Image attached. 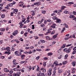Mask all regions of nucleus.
<instances>
[{
    "instance_id": "10",
    "label": "nucleus",
    "mask_w": 76,
    "mask_h": 76,
    "mask_svg": "<svg viewBox=\"0 0 76 76\" xmlns=\"http://www.w3.org/2000/svg\"><path fill=\"white\" fill-rule=\"evenodd\" d=\"M56 22L57 23H61V20L58 18L56 20Z\"/></svg>"
},
{
    "instance_id": "24",
    "label": "nucleus",
    "mask_w": 76,
    "mask_h": 76,
    "mask_svg": "<svg viewBox=\"0 0 76 76\" xmlns=\"http://www.w3.org/2000/svg\"><path fill=\"white\" fill-rule=\"evenodd\" d=\"M70 37H72V35L70 36V37H65V40H67V39H69Z\"/></svg>"
},
{
    "instance_id": "4",
    "label": "nucleus",
    "mask_w": 76,
    "mask_h": 76,
    "mask_svg": "<svg viewBox=\"0 0 76 76\" xmlns=\"http://www.w3.org/2000/svg\"><path fill=\"white\" fill-rule=\"evenodd\" d=\"M18 33V31L16 30L13 32V33L12 34V35L15 36V35H16V34L17 35Z\"/></svg>"
},
{
    "instance_id": "7",
    "label": "nucleus",
    "mask_w": 76,
    "mask_h": 76,
    "mask_svg": "<svg viewBox=\"0 0 76 76\" xmlns=\"http://www.w3.org/2000/svg\"><path fill=\"white\" fill-rule=\"evenodd\" d=\"M72 14L71 13H70L69 14V15H70V16H69V18H75V15H71V14Z\"/></svg>"
},
{
    "instance_id": "60",
    "label": "nucleus",
    "mask_w": 76,
    "mask_h": 76,
    "mask_svg": "<svg viewBox=\"0 0 76 76\" xmlns=\"http://www.w3.org/2000/svg\"><path fill=\"white\" fill-rule=\"evenodd\" d=\"M13 13H14V12H11L10 15L12 16H13Z\"/></svg>"
},
{
    "instance_id": "19",
    "label": "nucleus",
    "mask_w": 76,
    "mask_h": 76,
    "mask_svg": "<svg viewBox=\"0 0 76 76\" xmlns=\"http://www.w3.org/2000/svg\"><path fill=\"white\" fill-rule=\"evenodd\" d=\"M72 64L73 66H76V62H72Z\"/></svg>"
},
{
    "instance_id": "29",
    "label": "nucleus",
    "mask_w": 76,
    "mask_h": 76,
    "mask_svg": "<svg viewBox=\"0 0 76 76\" xmlns=\"http://www.w3.org/2000/svg\"><path fill=\"white\" fill-rule=\"evenodd\" d=\"M65 47H66V44H64L61 47V48H65Z\"/></svg>"
},
{
    "instance_id": "22",
    "label": "nucleus",
    "mask_w": 76,
    "mask_h": 76,
    "mask_svg": "<svg viewBox=\"0 0 76 76\" xmlns=\"http://www.w3.org/2000/svg\"><path fill=\"white\" fill-rule=\"evenodd\" d=\"M67 61H64L62 62V64L64 65V64H67Z\"/></svg>"
},
{
    "instance_id": "57",
    "label": "nucleus",
    "mask_w": 76,
    "mask_h": 76,
    "mask_svg": "<svg viewBox=\"0 0 76 76\" xmlns=\"http://www.w3.org/2000/svg\"><path fill=\"white\" fill-rule=\"evenodd\" d=\"M0 58H4V56H1L0 57Z\"/></svg>"
},
{
    "instance_id": "11",
    "label": "nucleus",
    "mask_w": 76,
    "mask_h": 76,
    "mask_svg": "<svg viewBox=\"0 0 76 76\" xmlns=\"http://www.w3.org/2000/svg\"><path fill=\"white\" fill-rule=\"evenodd\" d=\"M40 76H47L48 75H47V73H45V74H44V73H42V74H41Z\"/></svg>"
},
{
    "instance_id": "33",
    "label": "nucleus",
    "mask_w": 76,
    "mask_h": 76,
    "mask_svg": "<svg viewBox=\"0 0 76 76\" xmlns=\"http://www.w3.org/2000/svg\"><path fill=\"white\" fill-rule=\"evenodd\" d=\"M43 31H47V27H44L43 29Z\"/></svg>"
},
{
    "instance_id": "34",
    "label": "nucleus",
    "mask_w": 76,
    "mask_h": 76,
    "mask_svg": "<svg viewBox=\"0 0 76 76\" xmlns=\"http://www.w3.org/2000/svg\"><path fill=\"white\" fill-rule=\"evenodd\" d=\"M5 17V15L4 14H2L1 16V17L2 18H4Z\"/></svg>"
},
{
    "instance_id": "9",
    "label": "nucleus",
    "mask_w": 76,
    "mask_h": 76,
    "mask_svg": "<svg viewBox=\"0 0 76 76\" xmlns=\"http://www.w3.org/2000/svg\"><path fill=\"white\" fill-rule=\"evenodd\" d=\"M4 71L5 72H10L9 70H7V69L6 68H4Z\"/></svg>"
},
{
    "instance_id": "28",
    "label": "nucleus",
    "mask_w": 76,
    "mask_h": 76,
    "mask_svg": "<svg viewBox=\"0 0 76 76\" xmlns=\"http://www.w3.org/2000/svg\"><path fill=\"white\" fill-rule=\"evenodd\" d=\"M14 71H18V67L16 68H14L12 69Z\"/></svg>"
},
{
    "instance_id": "2",
    "label": "nucleus",
    "mask_w": 76,
    "mask_h": 76,
    "mask_svg": "<svg viewBox=\"0 0 76 76\" xmlns=\"http://www.w3.org/2000/svg\"><path fill=\"white\" fill-rule=\"evenodd\" d=\"M15 54L16 56H20L22 54V53L21 52L19 53L18 52V51H15Z\"/></svg>"
},
{
    "instance_id": "55",
    "label": "nucleus",
    "mask_w": 76,
    "mask_h": 76,
    "mask_svg": "<svg viewBox=\"0 0 76 76\" xmlns=\"http://www.w3.org/2000/svg\"><path fill=\"white\" fill-rule=\"evenodd\" d=\"M36 50H37V51H41V49H36Z\"/></svg>"
},
{
    "instance_id": "27",
    "label": "nucleus",
    "mask_w": 76,
    "mask_h": 76,
    "mask_svg": "<svg viewBox=\"0 0 76 76\" xmlns=\"http://www.w3.org/2000/svg\"><path fill=\"white\" fill-rule=\"evenodd\" d=\"M72 70V73H75V70H76V69H75V68H73Z\"/></svg>"
},
{
    "instance_id": "36",
    "label": "nucleus",
    "mask_w": 76,
    "mask_h": 76,
    "mask_svg": "<svg viewBox=\"0 0 76 76\" xmlns=\"http://www.w3.org/2000/svg\"><path fill=\"white\" fill-rule=\"evenodd\" d=\"M46 38H47V40H50V37L48 36L46 37Z\"/></svg>"
},
{
    "instance_id": "61",
    "label": "nucleus",
    "mask_w": 76,
    "mask_h": 76,
    "mask_svg": "<svg viewBox=\"0 0 76 76\" xmlns=\"http://www.w3.org/2000/svg\"><path fill=\"white\" fill-rule=\"evenodd\" d=\"M64 25H65V27H67V26H67V25L66 24V23H64Z\"/></svg>"
},
{
    "instance_id": "30",
    "label": "nucleus",
    "mask_w": 76,
    "mask_h": 76,
    "mask_svg": "<svg viewBox=\"0 0 76 76\" xmlns=\"http://www.w3.org/2000/svg\"><path fill=\"white\" fill-rule=\"evenodd\" d=\"M42 13H43V14H45L46 13V11L45 10H43L42 11Z\"/></svg>"
},
{
    "instance_id": "3",
    "label": "nucleus",
    "mask_w": 76,
    "mask_h": 76,
    "mask_svg": "<svg viewBox=\"0 0 76 76\" xmlns=\"http://www.w3.org/2000/svg\"><path fill=\"white\" fill-rule=\"evenodd\" d=\"M56 24L55 23H53L52 25L50 26V27L54 29L56 28Z\"/></svg>"
},
{
    "instance_id": "31",
    "label": "nucleus",
    "mask_w": 76,
    "mask_h": 76,
    "mask_svg": "<svg viewBox=\"0 0 76 76\" xmlns=\"http://www.w3.org/2000/svg\"><path fill=\"white\" fill-rule=\"evenodd\" d=\"M53 55V53H49L48 54V56H51Z\"/></svg>"
},
{
    "instance_id": "39",
    "label": "nucleus",
    "mask_w": 76,
    "mask_h": 76,
    "mask_svg": "<svg viewBox=\"0 0 76 76\" xmlns=\"http://www.w3.org/2000/svg\"><path fill=\"white\" fill-rule=\"evenodd\" d=\"M53 23V21H51L50 22V23H49L48 25H51V23Z\"/></svg>"
},
{
    "instance_id": "32",
    "label": "nucleus",
    "mask_w": 76,
    "mask_h": 76,
    "mask_svg": "<svg viewBox=\"0 0 76 76\" xmlns=\"http://www.w3.org/2000/svg\"><path fill=\"white\" fill-rule=\"evenodd\" d=\"M61 48H60L59 50H58V53H60L61 52Z\"/></svg>"
},
{
    "instance_id": "49",
    "label": "nucleus",
    "mask_w": 76,
    "mask_h": 76,
    "mask_svg": "<svg viewBox=\"0 0 76 76\" xmlns=\"http://www.w3.org/2000/svg\"><path fill=\"white\" fill-rule=\"evenodd\" d=\"M23 26V24H22L20 25V28H22Z\"/></svg>"
},
{
    "instance_id": "64",
    "label": "nucleus",
    "mask_w": 76,
    "mask_h": 76,
    "mask_svg": "<svg viewBox=\"0 0 76 76\" xmlns=\"http://www.w3.org/2000/svg\"><path fill=\"white\" fill-rule=\"evenodd\" d=\"M74 51H76V47L75 46V48L73 49Z\"/></svg>"
},
{
    "instance_id": "12",
    "label": "nucleus",
    "mask_w": 76,
    "mask_h": 76,
    "mask_svg": "<svg viewBox=\"0 0 76 76\" xmlns=\"http://www.w3.org/2000/svg\"><path fill=\"white\" fill-rule=\"evenodd\" d=\"M16 59H14L13 60V63L14 64H15V65H16V64H18V63H17L15 62V61H16Z\"/></svg>"
},
{
    "instance_id": "8",
    "label": "nucleus",
    "mask_w": 76,
    "mask_h": 76,
    "mask_svg": "<svg viewBox=\"0 0 76 76\" xmlns=\"http://www.w3.org/2000/svg\"><path fill=\"white\" fill-rule=\"evenodd\" d=\"M58 72L59 73H61L63 72V69H59L58 70Z\"/></svg>"
},
{
    "instance_id": "43",
    "label": "nucleus",
    "mask_w": 76,
    "mask_h": 76,
    "mask_svg": "<svg viewBox=\"0 0 76 76\" xmlns=\"http://www.w3.org/2000/svg\"><path fill=\"white\" fill-rule=\"evenodd\" d=\"M40 42H42V43H44L45 42V41L42 40H40Z\"/></svg>"
},
{
    "instance_id": "6",
    "label": "nucleus",
    "mask_w": 76,
    "mask_h": 76,
    "mask_svg": "<svg viewBox=\"0 0 76 76\" xmlns=\"http://www.w3.org/2000/svg\"><path fill=\"white\" fill-rule=\"evenodd\" d=\"M66 75L67 76H70V70L68 71L66 73Z\"/></svg>"
},
{
    "instance_id": "45",
    "label": "nucleus",
    "mask_w": 76,
    "mask_h": 76,
    "mask_svg": "<svg viewBox=\"0 0 76 76\" xmlns=\"http://www.w3.org/2000/svg\"><path fill=\"white\" fill-rule=\"evenodd\" d=\"M65 29H66L65 27H63L62 30V32H64V31H65Z\"/></svg>"
},
{
    "instance_id": "21",
    "label": "nucleus",
    "mask_w": 76,
    "mask_h": 76,
    "mask_svg": "<svg viewBox=\"0 0 76 76\" xmlns=\"http://www.w3.org/2000/svg\"><path fill=\"white\" fill-rule=\"evenodd\" d=\"M66 7L65 6H62L61 7V9L62 10H64V8H66Z\"/></svg>"
},
{
    "instance_id": "35",
    "label": "nucleus",
    "mask_w": 76,
    "mask_h": 76,
    "mask_svg": "<svg viewBox=\"0 0 76 76\" xmlns=\"http://www.w3.org/2000/svg\"><path fill=\"white\" fill-rule=\"evenodd\" d=\"M55 31L54 30L51 33V35H53L55 33Z\"/></svg>"
},
{
    "instance_id": "62",
    "label": "nucleus",
    "mask_w": 76,
    "mask_h": 76,
    "mask_svg": "<svg viewBox=\"0 0 76 76\" xmlns=\"http://www.w3.org/2000/svg\"><path fill=\"white\" fill-rule=\"evenodd\" d=\"M3 43V40H1L0 41V44H2Z\"/></svg>"
},
{
    "instance_id": "56",
    "label": "nucleus",
    "mask_w": 76,
    "mask_h": 76,
    "mask_svg": "<svg viewBox=\"0 0 76 76\" xmlns=\"http://www.w3.org/2000/svg\"><path fill=\"white\" fill-rule=\"evenodd\" d=\"M68 4H73V2H68Z\"/></svg>"
},
{
    "instance_id": "41",
    "label": "nucleus",
    "mask_w": 76,
    "mask_h": 76,
    "mask_svg": "<svg viewBox=\"0 0 76 76\" xmlns=\"http://www.w3.org/2000/svg\"><path fill=\"white\" fill-rule=\"evenodd\" d=\"M15 41L18 44L19 43V41L18 40V39H15Z\"/></svg>"
},
{
    "instance_id": "18",
    "label": "nucleus",
    "mask_w": 76,
    "mask_h": 76,
    "mask_svg": "<svg viewBox=\"0 0 76 76\" xmlns=\"http://www.w3.org/2000/svg\"><path fill=\"white\" fill-rule=\"evenodd\" d=\"M48 73L49 76H50L51 75V72L48 71Z\"/></svg>"
},
{
    "instance_id": "44",
    "label": "nucleus",
    "mask_w": 76,
    "mask_h": 76,
    "mask_svg": "<svg viewBox=\"0 0 76 76\" xmlns=\"http://www.w3.org/2000/svg\"><path fill=\"white\" fill-rule=\"evenodd\" d=\"M5 9L6 10L9 9V6H8L6 7H5Z\"/></svg>"
},
{
    "instance_id": "37",
    "label": "nucleus",
    "mask_w": 76,
    "mask_h": 76,
    "mask_svg": "<svg viewBox=\"0 0 76 76\" xmlns=\"http://www.w3.org/2000/svg\"><path fill=\"white\" fill-rule=\"evenodd\" d=\"M76 51L74 50L73 51V52L72 53V54H76Z\"/></svg>"
},
{
    "instance_id": "54",
    "label": "nucleus",
    "mask_w": 76,
    "mask_h": 76,
    "mask_svg": "<svg viewBox=\"0 0 76 76\" xmlns=\"http://www.w3.org/2000/svg\"><path fill=\"white\" fill-rule=\"evenodd\" d=\"M32 29H34V28H35V26H34V25H32Z\"/></svg>"
},
{
    "instance_id": "52",
    "label": "nucleus",
    "mask_w": 76,
    "mask_h": 76,
    "mask_svg": "<svg viewBox=\"0 0 76 76\" xmlns=\"http://www.w3.org/2000/svg\"><path fill=\"white\" fill-rule=\"evenodd\" d=\"M43 65L44 66V67H45V66H46V63L44 62L43 63Z\"/></svg>"
},
{
    "instance_id": "16",
    "label": "nucleus",
    "mask_w": 76,
    "mask_h": 76,
    "mask_svg": "<svg viewBox=\"0 0 76 76\" xmlns=\"http://www.w3.org/2000/svg\"><path fill=\"white\" fill-rule=\"evenodd\" d=\"M43 20H44V19H42L40 21H39L38 22V24H41Z\"/></svg>"
},
{
    "instance_id": "13",
    "label": "nucleus",
    "mask_w": 76,
    "mask_h": 76,
    "mask_svg": "<svg viewBox=\"0 0 76 76\" xmlns=\"http://www.w3.org/2000/svg\"><path fill=\"white\" fill-rule=\"evenodd\" d=\"M6 50H7V51H8V52H9V51H10V47H7L6 48Z\"/></svg>"
},
{
    "instance_id": "23",
    "label": "nucleus",
    "mask_w": 76,
    "mask_h": 76,
    "mask_svg": "<svg viewBox=\"0 0 76 76\" xmlns=\"http://www.w3.org/2000/svg\"><path fill=\"white\" fill-rule=\"evenodd\" d=\"M57 35H58V34H56L54 35L53 36V38H56L57 37Z\"/></svg>"
},
{
    "instance_id": "42",
    "label": "nucleus",
    "mask_w": 76,
    "mask_h": 76,
    "mask_svg": "<svg viewBox=\"0 0 76 76\" xmlns=\"http://www.w3.org/2000/svg\"><path fill=\"white\" fill-rule=\"evenodd\" d=\"M42 72L43 73H45L46 72V70L45 69H44L42 71Z\"/></svg>"
},
{
    "instance_id": "1",
    "label": "nucleus",
    "mask_w": 76,
    "mask_h": 76,
    "mask_svg": "<svg viewBox=\"0 0 76 76\" xmlns=\"http://www.w3.org/2000/svg\"><path fill=\"white\" fill-rule=\"evenodd\" d=\"M72 49V48L70 47L68 49H64L63 50V51H66V53H70V51H71Z\"/></svg>"
},
{
    "instance_id": "50",
    "label": "nucleus",
    "mask_w": 76,
    "mask_h": 76,
    "mask_svg": "<svg viewBox=\"0 0 76 76\" xmlns=\"http://www.w3.org/2000/svg\"><path fill=\"white\" fill-rule=\"evenodd\" d=\"M72 44H69V45H66V47H70V46H71L72 45Z\"/></svg>"
},
{
    "instance_id": "59",
    "label": "nucleus",
    "mask_w": 76,
    "mask_h": 76,
    "mask_svg": "<svg viewBox=\"0 0 76 76\" xmlns=\"http://www.w3.org/2000/svg\"><path fill=\"white\" fill-rule=\"evenodd\" d=\"M72 20H75V22H76V17L73 18Z\"/></svg>"
},
{
    "instance_id": "40",
    "label": "nucleus",
    "mask_w": 76,
    "mask_h": 76,
    "mask_svg": "<svg viewBox=\"0 0 76 76\" xmlns=\"http://www.w3.org/2000/svg\"><path fill=\"white\" fill-rule=\"evenodd\" d=\"M39 58H40V56H39L36 57V60H39Z\"/></svg>"
},
{
    "instance_id": "47",
    "label": "nucleus",
    "mask_w": 76,
    "mask_h": 76,
    "mask_svg": "<svg viewBox=\"0 0 76 76\" xmlns=\"http://www.w3.org/2000/svg\"><path fill=\"white\" fill-rule=\"evenodd\" d=\"M10 74H12V73H13V70H10Z\"/></svg>"
},
{
    "instance_id": "63",
    "label": "nucleus",
    "mask_w": 76,
    "mask_h": 76,
    "mask_svg": "<svg viewBox=\"0 0 76 76\" xmlns=\"http://www.w3.org/2000/svg\"><path fill=\"white\" fill-rule=\"evenodd\" d=\"M73 13L74 15H76V12L75 11H73Z\"/></svg>"
},
{
    "instance_id": "25",
    "label": "nucleus",
    "mask_w": 76,
    "mask_h": 76,
    "mask_svg": "<svg viewBox=\"0 0 76 76\" xmlns=\"http://www.w3.org/2000/svg\"><path fill=\"white\" fill-rule=\"evenodd\" d=\"M39 2L35 3H34V5H37V6H38V5H39Z\"/></svg>"
},
{
    "instance_id": "53",
    "label": "nucleus",
    "mask_w": 76,
    "mask_h": 76,
    "mask_svg": "<svg viewBox=\"0 0 76 76\" xmlns=\"http://www.w3.org/2000/svg\"><path fill=\"white\" fill-rule=\"evenodd\" d=\"M51 31L49 30H48V32L47 33V34H48L49 33H51Z\"/></svg>"
},
{
    "instance_id": "5",
    "label": "nucleus",
    "mask_w": 76,
    "mask_h": 76,
    "mask_svg": "<svg viewBox=\"0 0 76 76\" xmlns=\"http://www.w3.org/2000/svg\"><path fill=\"white\" fill-rule=\"evenodd\" d=\"M18 12V10L17 9H15L14 10H13V13H15V14H16Z\"/></svg>"
},
{
    "instance_id": "58",
    "label": "nucleus",
    "mask_w": 76,
    "mask_h": 76,
    "mask_svg": "<svg viewBox=\"0 0 76 76\" xmlns=\"http://www.w3.org/2000/svg\"><path fill=\"white\" fill-rule=\"evenodd\" d=\"M52 69L51 68H50L49 69V70H48V71H50V72H52Z\"/></svg>"
},
{
    "instance_id": "17",
    "label": "nucleus",
    "mask_w": 76,
    "mask_h": 76,
    "mask_svg": "<svg viewBox=\"0 0 76 76\" xmlns=\"http://www.w3.org/2000/svg\"><path fill=\"white\" fill-rule=\"evenodd\" d=\"M7 6H8L9 7H12L13 6V4L12 3L9 4Z\"/></svg>"
},
{
    "instance_id": "14",
    "label": "nucleus",
    "mask_w": 76,
    "mask_h": 76,
    "mask_svg": "<svg viewBox=\"0 0 76 76\" xmlns=\"http://www.w3.org/2000/svg\"><path fill=\"white\" fill-rule=\"evenodd\" d=\"M41 74L42 73L41 72V71H39V72H38L37 74V76H41Z\"/></svg>"
},
{
    "instance_id": "46",
    "label": "nucleus",
    "mask_w": 76,
    "mask_h": 76,
    "mask_svg": "<svg viewBox=\"0 0 76 76\" xmlns=\"http://www.w3.org/2000/svg\"><path fill=\"white\" fill-rule=\"evenodd\" d=\"M43 59L45 60H48V58L47 57H45L43 58Z\"/></svg>"
},
{
    "instance_id": "15",
    "label": "nucleus",
    "mask_w": 76,
    "mask_h": 76,
    "mask_svg": "<svg viewBox=\"0 0 76 76\" xmlns=\"http://www.w3.org/2000/svg\"><path fill=\"white\" fill-rule=\"evenodd\" d=\"M64 13H65V14H69V13H70V12L67 10L64 11Z\"/></svg>"
},
{
    "instance_id": "38",
    "label": "nucleus",
    "mask_w": 76,
    "mask_h": 76,
    "mask_svg": "<svg viewBox=\"0 0 76 76\" xmlns=\"http://www.w3.org/2000/svg\"><path fill=\"white\" fill-rule=\"evenodd\" d=\"M12 50L13 51H15V49L14 48V47L12 46Z\"/></svg>"
},
{
    "instance_id": "26",
    "label": "nucleus",
    "mask_w": 76,
    "mask_h": 76,
    "mask_svg": "<svg viewBox=\"0 0 76 76\" xmlns=\"http://www.w3.org/2000/svg\"><path fill=\"white\" fill-rule=\"evenodd\" d=\"M53 20H57L58 18H57L56 17L54 16L53 17Z\"/></svg>"
},
{
    "instance_id": "51",
    "label": "nucleus",
    "mask_w": 76,
    "mask_h": 76,
    "mask_svg": "<svg viewBox=\"0 0 76 76\" xmlns=\"http://www.w3.org/2000/svg\"><path fill=\"white\" fill-rule=\"evenodd\" d=\"M28 54H31V53H32V52L31 50H30L28 52Z\"/></svg>"
},
{
    "instance_id": "48",
    "label": "nucleus",
    "mask_w": 76,
    "mask_h": 76,
    "mask_svg": "<svg viewBox=\"0 0 76 76\" xmlns=\"http://www.w3.org/2000/svg\"><path fill=\"white\" fill-rule=\"evenodd\" d=\"M13 76H17V74L16 73H14L12 75Z\"/></svg>"
},
{
    "instance_id": "20",
    "label": "nucleus",
    "mask_w": 76,
    "mask_h": 76,
    "mask_svg": "<svg viewBox=\"0 0 76 76\" xmlns=\"http://www.w3.org/2000/svg\"><path fill=\"white\" fill-rule=\"evenodd\" d=\"M54 64H55V66H57L58 65V62L57 61H55L54 62Z\"/></svg>"
}]
</instances>
